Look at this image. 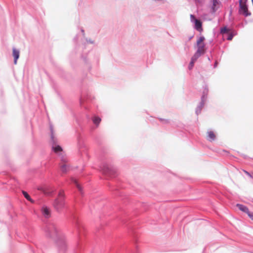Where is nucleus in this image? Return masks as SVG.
I'll use <instances>...</instances> for the list:
<instances>
[{"mask_svg": "<svg viewBox=\"0 0 253 253\" xmlns=\"http://www.w3.org/2000/svg\"><path fill=\"white\" fill-rule=\"evenodd\" d=\"M101 121V118H100L99 117H97V116L94 117L92 119V121H93V123L95 125H96V126H98V125L100 123Z\"/></svg>", "mask_w": 253, "mask_h": 253, "instance_id": "nucleus-11", "label": "nucleus"}, {"mask_svg": "<svg viewBox=\"0 0 253 253\" xmlns=\"http://www.w3.org/2000/svg\"><path fill=\"white\" fill-rule=\"evenodd\" d=\"M190 18H191V21H192V22H195V19H196L195 18V16L192 14L190 15Z\"/></svg>", "mask_w": 253, "mask_h": 253, "instance_id": "nucleus-21", "label": "nucleus"}, {"mask_svg": "<svg viewBox=\"0 0 253 253\" xmlns=\"http://www.w3.org/2000/svg\"><path fill=\"white\" fill-rule=\"evenodd\" d=\"M22 193L24 195V196L25 197V198L28 201H29L30 202H31V203H34V201L33 200L30 196L29 195V194L25 191H22Z\"/></svg>", "mask_w": 253, "mask_h": 253, "instance_id": "nucleus-12", "label": "nucleus"}, {"mask_svg": "<svg viewBox=\"0 0 253 253\" xmlns=\"http://www.w3.org/2000/svg\"><path fill=\"white\" fill-rule=\"evenodd\" d=\"M61 169L63 172H65L67 170V166L66 165L64 164L61 166Z\"/></svg>", "mask_w": 253, "mask_h": 253, "instance_id": "nucleus-14", "label": "nucleus"}, {"mask_svg": "<svg viewBox=\"0 0 253 253\" xmlns=\"http://www.w3.org/2000/svg\"><path fill=\"white\" fill-rule=\"evenodd\" d=\"M247 214L250 218L253 220V212H250L249 211L248 212H247Z\"/></svg>", "mask_w": 253, "mask_h": 253, "instance_id": "nucleus-19", "label": "nucleus"}, {"mask_svg": "<svg viewBox=\"0 0 253 253\" xmlns=\"http://www.w3.org/2000/svg\"><path fill=\"white\" fill-rule=\"evenodd\" d=\"M244 172H245V173H246L247 174H248L250 176H251V174L248 171H247L246 170H244Z\"/></svg>", "mask_w": 253, "mask_h": 253, "instance_id": "nucleus-23", "label": "nucleus"}, {"mask_svg": "<svg viewBox=\"0 0 253 253\" xmlns=\"http://www.w3.org/2000/svg\"><path fill=\"white\" fill-rule=\"evenodd\" d=\"M215 138V135L212 131H210L208 132L207 139L210 141H213Z\"/></svg>", "mask_w": 253, "mask_h": 253, "instance_id": "nucleus-7", "label": "nucleus"}, {"mask_svg": "<svg viewBox=\"0 0 253 253\" xmlns=\"http://www.w3.org/2000/svg\"><path fill=\"white\" fill-rule=\"evenodd\" d=\"M73 181L76 184L77 187L79 189V190H81V187L79 185V184L77 182V180L75 179H72Z\"/></svg>", "mask_w": 253, "mask_h": 253, "instance_id": "nucleus-17", "label": "nucleus"}, {"mask_svg": "<svg viewBox=\"0 0 253 253\" xmlns=\"http://www.w3.org/2000/svg\"><path fill=\"white\" fill-rule=\"evenodd\" d=\"M220 6V2L217 0H212V8L213 11L216 10Z\"/></svg>", "mask_w": 253, "mask_h": 253, "instance_id": "nucleus-6", "label": "nucleus"}, {"mask_svg": "<svg viewBox=\"0 0 253 253\" xmlns=\"http://www.w3.org/2000/svg\"><path fill=\"white\" fill-rule=\"evenodd\" d=\"M42 213L45 217H46V216H47V208L46 207L43 208L42 210Z\"/></svg>", "mask_w": 253, "mask_h": 253, "instance_id": "nucleus-15", "label": "nucleus"}, {"mask_svg": "<svg viewBox=\"0 0 253 253\" xmlns=\"http://www.w3.org/2000/svg\"><path fill=\"white\" fill-rule=\"evenodd\" d=\"M48 232L51 239L61 248H64L66 246L64 236L59 231L54 225L50 224L48 228Z\"/></svg>", "mask_w": 253, "mask_h": 253, "instance_id": "nucleus-1", "label": "nucleus"}, {"mask_svg": "<svg viewBox=\"0 0 253 253\" xmlns=\"http://www.w3.org/2000/svg\"><path fill=\"white\" fill-rule=\"evenodd\" d=\"M247 0H239V13L241 14H243L245 16H248L251 15V13L249 12L247 5L246 4Z\"/></svg>", "mask_w": 253, "mask_h": 253, "instance_id": "nucleus-3", "label": "nucleus"}, {"mask_svg": "<svg viewBox=\"0 0 253 253\" xmlns=\"http://www.w3.org/2000/svg\"><path fill=\"white\" fill-rule=\"evenodd\" d=\"M201 54L196 52L195 54L193 55V56L191 58V60L195 62V61L197 60V59L200 57Z\"/></svg>", "mask_w": 253, "mask_h": 253, "instance_id": "nucleus-13", "label": "nucleus"}, {"mask_svg": "<svg viewBox=\"0 0 253 253\" xmlns=\"http://www.w3.org/2000/svg\"><path fill=\"white\" fill-rule=\"evenodd\" d=\"M232 38H233V36L232 35H229L227 39L228 40L230 41L232 39Z\"/></svg>", "mask_w": 253, "mask_h": 253, "instance_id": "nucleus-22", "label": "nucleus"}, {"mask_svg": "<svg viewBox=\"0 0 253 253\" xmlns=\"http://www.w3.org/2000/svg\"><path fill=\"white\" fill-rule=\"evenodd\" d=\"M194 63H195V62H194L192 60H191V62H190V63L189 64V69L190 70H191L193 68V67L194 66Z\"/></svg>", "mask_w": 253, "mask_h": 253, "instance_id": "nucleus-18", "label": "nucleus"}, {"mask_svg": "<svg viewBox=\"0 0 253 253\" xmlns=\"http://www.w3.org/2000/svg\"><path fill=\"white\" fill-rule=\"evenodd\" d=\"M12 55L14 57V64H17V60L18 59L19 57V55H20V51L15 48V47H13L12 48Z\"/></svg>", "mask_w": 253, "mask_h": 253, "instance_id": "nucleus-5", "label": "nucleus"}, {"mask_svg": "<svg viewBox=\"0 0 253 253\" xmlns=\"http://www.w3.org/2000/svg\"><path fill=\"white\" fill-rule=\"evenodd\" d=\"M51 137H52V138H53V135H52V134L51 135Z\"/></svg>", "mask_w": 253, "mask_h": 253, "instance_id": "nucleus-24", "label": "nucleus"}, {"mask_svg": "<svg viewBox=\"0 0 253 253\" xmlns=\"http://www.w3.org/2000/svg\"><path fill=\"white\" fill-rule=\"evenodd\" d=\"M228 32V30L226 27H224L221 29V33L222 34H226Z\"/></svg>", "mask_w": 253, "mask_h": 253, "instance_id": "nucleus-16", "label": "nucleus"}, {"mask_svg": "<svg viewBox=\"0 0 253 253\" xmlns=\"http://www.w3.org/2000/svg\"><path fill=\"white\" fill-rule=\"evenodd\" d=\"M159 120L162 123H168L169 122L168 120L167 119L159 118Z\"/></svg>", "mask_w": 253, "mask_h": 253, "instance_id": "nucleus-20", "label": "nucleus"}, {"mask_svg": "<svg viewBox=\"0 0 253 253\" xmlns=\"http://www.w3.org/2000/svg\"><path fill=\"white\" fill-rule=\"evenodd\" d=\"M236 206L239 208V209L240 210H241V211L244 212H246L247 213V212H248V211H249V209L248 208L243 205H241V204H237Z\"/></svg>", "mask_w": 253, "mask_h": 253, "instance_id": "nucleus-8", "label": "nucleus"}, {"mask_svg": "<svg viewBox=\"0 0 253 253\" xmlns=\"http://www.w3.org/2000/svg\"><path fill=\"white\" fill-rule=\"evenodd\" d=\"M53 206L58 212H61L65 208V195L63 191L58 193V197L53 202Z\"/></svg>", "mask_w": 253, "mask_h": 253, "instance_id": "nucleus-2", "label": "nucleus"}, {"mask_svg": "<svg viewBox=\"0 0 253 253\" xmlns=\"http://www.w3.org/2000/svg\"><path fill=\"white\" fill-rule=\"evenodd\" d=\"M195 28L198 31H201L202 30V23L201 22L198 20V19H195Z\"/></svg>", "mask_w": 253, "mask_h": 253, "instance_id": "nucleus-9", "label": "nucleus"}, {"mask_svg": "<svg viewBox=\"0 0 253 253\" xmlns=\"http://www.w3.org/2000/svg\"><path fill=\"white\" fill-rule=\"evenodd\" d=\"M52 149L53 151L56 154H59L62 151V148L59 145L52 146Z\"/></svg>", "mask_w": 253, "mask_h": 253, "instance_id": "nucleus-10", "label": "nucleus"}, {"mask_svg": "<svg viewBox=\"0 0 253 253\" xmlns=\"http://www.w3.org/2000/svg\"><path fill=\"white\" fill-rule=\"evenodd\" d=\"M205 38L204 37H200L197 41V44L198 46V49L197 52L203 54L205 53V44L204 41Z\"/></svg>", "mask_w": 253, "mask_h": 253, "instance_id": "nucleus-4", "label": "nucleus"}]
</instances>
